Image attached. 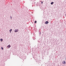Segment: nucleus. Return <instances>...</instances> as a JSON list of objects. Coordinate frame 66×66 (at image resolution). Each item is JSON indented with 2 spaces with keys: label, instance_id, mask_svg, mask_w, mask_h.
<instances>
[{
  "label": "nucleus",
  "instance_id": "6",
  "mask_svg": "<svg viewBox=\"0 0 66 66\" xmlns=\"http://www.w3.org/2000/svg\"><path fill=\"white\" fill-rule=\"evenodd\" d=\"M36 22H37V21H35V23H36Z\"/></svg>",
  "mask_w": 66,
  "mask_h": 66
},
{
  "label": "nucleus",
  "instance_id": "4",
  "mask_svg": "<svg viewBox=\"0 0 66 66\" xmlns=\"http://www.w3.org/2000/svg\"><path fill=\"white\" fill-rule=\"evenodd\" d=\"M49 23V22H48V21H46L45 22L46 24H47V23Z\"/></svg>",
  "mask_w": 66,
  "mask_h": 66
},
{
  "label": "nucleus",
  "instance_id": "10",
  "mask_svg": "<svg viewBox=\"0 0 66 66\" xmlns=\"http://www.w3.org/2000/svg\"><path fill=\"white\" fill-rule=\"evenodd\" d=\"M41 3L42 4H43V2H41Z\"/></svg>",
  "mask_w": 66,
  "mask_h": 66
},
{
  "label": "nucleus",
  "instance_id": "11",
  "mask_svg": "<svg viewBox=\"0 0 66 66\" xmlns=\"http://www.w3.org/2000/svg\"><path fill=\"white\" fill-rule=\"evenodd\" d=\"M11 19H12V16H11Z\"/></svg>",
  "mask_w": 66,
  "mask_h": 66
},
{
  "label": "nucleus",
  "instance_id": "8",
  "mask_svg": "<svg viewBox=\"0 0 66 66\" xmlns=\"http://www.w3.org/2000/svg\"><path fill=\"white\" fill-rule=\"evenodd\" d=\"M1 49H2V50H3V48H2V47H1Z\"/></svg>",
  "mask_w": 66,
  "mask_h": 66
},
{
  "label": "nucleus",
  "instance_id": "9",
  "mask_svg": "<svg viewBox=\"0 0 66 66\" xmlns=\"http://www.w3.org/2000/svg\"><path fill=\"white\" fill-rule=\"evenodd\" d=\"M12 31V29H11L10 30V31Z\"/></svg>",
  "mask_w": 66,
  "mask_h": 66
},
{
  "label": "nucleus",
  "instance_id": "2",
  "mask_svg": "<svg viewBox=\"0 0 66 66\" xmlns=\"http://www.w3.org/2000/svg\"><path fill=\"white\" fill-rule=\"evenodd\" d=\"M62 64H66V62L65 61H63L62 62Z\"/></svg>",
  "mask_w": 66,
  "mask_h": 66
},
{
  "label": "nucleus",
  "instance_id": "1",
  "mask_svg": "<svg viewBox=\"0 0 66 66\" xmlns=\"http://www.w3.org/2000/svg\"><path fill=\"white\" fill-rule=\"evenodd\" d=\"M18 31L19 30H18V29H16L14 31L15 32H18Z\"/></svg>",
  "mask_w": 66,
  "mask_h": 66
},
{
  "label": "nucleus",
  "instance_id": "12",
  "mask_svg": "<svg viewBox=\"0 0 66 66\" xmlns=\"http://www.w3.org/2000/svg\"><path fill=\"white\" fill-rule=\"evenodd\" d=\"M11 32H12V31H10V33H11Z\"/></svg>",
  "mask_w": 66,
  "mask_h": 66
},
{
  "label": "nucleus",
  "instance_id": "3",
  "mask_svg": "<svg viewBox=\"0 0 66 66\" xmlns=\"http://www.w3.org/2000/svg\"><path fill=\"white\" fill-rule=\"evenodd\" d=\"M7 48H10V47H11V45H9L8 46H7Z\"/></svg>",
  "mask_w": 66,
  "mask_h": 66
},
{
  "label": "nucleus",
  "instance_id": "5",
  "mask_svg": "<svg viewBox=\"0 0 66 66\" xmlns=\"http://www.w3.org/2000/svg\"><path fill=\"white\" fill-rule=\"evenodd\" d=\"M53 3H54V2H52L51 3V4L52 5Z\"/></svg>",
  "mask_w": 66,
  "mask_h": 66
},
{
  "label": "nucleus",
  "instance_id": "7",
  "mask_svg": "<svg viewBox=\"0 0 66 66\" xmlns=\"http://www.w3.org/2000/svg\"><path fill=\"white\" fill-rule=\"evenodd\" d=\"M1 41H3V39H1Z\"/></svg>",
  "mask_w": 66,
  "mask_h": 66
}]
</instances>
